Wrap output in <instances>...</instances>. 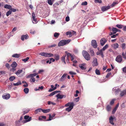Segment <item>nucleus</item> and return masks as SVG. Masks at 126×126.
Instances as JSON below:
<instances>
[{"mask_svg": "<svg viewBox=\"0 0 126 126\" xmlns=\"http://www.w3.org/2000/svg\"><path fill=\"white\" fill-rule=\"evenodd\" d=\"M91 45L94 48H96L97 47L96 41L95 40H93L92 41Z\"/></svg>", "mask_w": 126, "mask_h": 126, "instance_id": "9b49d317", "label": "nucleus"}, {"mask_svg": "<svg viewBox=\"0 0 126 126\" xmlns=\"http://www.w3.org/2000/svg\"><path fill=\"white\" fill-rule=\"evenodd\" d=\"M41 63L43 64H46V60H43L41 61Z\"/></svg>", "mask_w": 126, "mask_h": 126, "instance_id": "bf43d9fd", "label": "nucleus"}, {"mask_svg": "<svg viewBox=\"0 0 126 126\" xmlns=\"http://www.w3.org/2000/svg\"><path fill=\"white\" fill-rule=\"evenodd\" d=\"M29 57H27L23 59L22 61H24L25 63H26L28 60L29 59Z\"/></svg>", "mask_w": 126, "mask_h": 126, "instance_id": "49530a36", "label": "nucleus"}, {"mask_svg": "<svg viewBox=\"0 0 126 126\" xmlns=\"http://www.w3.org/2000/svg\"><path fill=\"white\" fill-rule=\"evenodd\" d=\"M125 94L126 95V92L125 90H124L121 92L120 94V96L122 97Z\"/></svg>", "mask_w": 126, "mask_h": 126, "instance_id": "412c9836", "label": "nucleus"}, {"mask_svg": "<svg viewBox=\"0 0 126 126\" xmlns=\"http://www.w3.org/2000/svg\"><path fill=\"white\" fill-rule=\"evenodd\" d=\"M92 63V65L93 66H96L98 65V63L97 62V59L96 58H94L93 59Z\"/></svg>", "mask_w": 126, "mask_h": 126, "instance_id": "1a4fd4ad", "label": "nucleus"}, {"mask_svg": "<svg viewBox=\"0 0 126 126\" xmlns=\"http://www.w3.org/2000/svg\"><path fill=\"white\" fill-rule=\"evenodd\" d=\"M20 56V54H14L12 56V57L16 58H18Z\"/></svg>", "mask_w": 126, "mask_h": 126, "instance_id": "7c9ffc66", "label": "nucleus"}, {"mask_svg": "<svg viewBox=\"0 0 126 126\" xmlns=\"http://www.w3.org/2000/svg\"><path fill=\"white\" fill-rule=\"evenodd\" d=\"M29 118L30 117L29 116L25 115L24 117V118L26 120H28Z\"/></svg>", "mask_w": 126, "mask_h": 126, "instance_id": "338daca9", "label": "nucleus"}, {"mask_svg": "<svg viewBox=\"0 0 126 126\" xmlns=\"http://www.w3.org/2000/svg\"><path fill=\"white\" fill-rule=\"evenodd\" d=\"M69 73L71 75H76V73L72 71H69Z\"/></svg>", "mask_w": 126, "mask_h": 126, "instance_id": "680f3d73", "label": "nucleus"}, {"mask_svg": "<svg viewBox=\"0 0 126 126\" xmlns=\"http://www.w3.org/2000/svg\"><path fill=\"white\" fill-rule=\"evenodd\" d=\"M96 74L97 75H99L100 74V73L99 70L96 69L95 71Z\"/></svg>", "mask_w": 126, "mask_h": 126, "instance_id": "c9c22d12", "label": "nucleus"}, {"mask_svg": "<svg viewBox=\"0 0 126 126\" xmlns=\"http://www.w3.org/2000/svg\"><path fill=\"white\" fill-rule=\"evenodd\" d=\"M110 8V6L108 5V6H103L101 8V10L103 11H105Z\"/></svg>", "mask_w": 126, "mask_h": 126, "instance_id": "0eeeda50", "label": "nucleus"}, {"mask_svg": "<svg viewBox=\"0 0 126 126\" xmlns=\"http://www.w3.org/2000/svg\"><path fill=\"white\" fill-rule=\"evenodd\" d=\"M37 73H35L33 74H31L29 75L28 76V77H34L36 76L37 75Z\"/></svg>", "mask_w": 126, "mask_h": 126, "instance_id": "a878e982", "label": "nucleus"}, {"mask_svg": "<svg viewBox=\"0 0 126 126\" xmlns=\"http://www.w3.org/2000/svg\"><path fill=\"white\" fill-rule=\"evenodd\" d=\"M89 50L91 53V55L92 56H93L94 55V52L93 49L92 48H90Z\"/></svg>", "mask_w": 126, "mask_h": 126, "instance_id": "58836bf2", "label": "nucleus"}, {"mask_svg": "<svg viewBox=\"0 0 126 126\" xmlns=\"http://www.w3.org/2000/svg\"><path fill=\"white\" fill-rule=\"evenodd\" d=\"M41 111H42V109L41 108H39L36 110L35 112V113L36 114L38 113V112H40Z\"/></svg>", "mask_w": 126, "mask_h": 126, "instance_id": "bb28decb", "label": "nucleus"}, {"mask_svg": "<svg viewBox=\"0 0 126 126\" xmlns=\"http://www.w3.org/2000/svg\"><path fill=\"white\" fill-rule=\"evenodd\" d=\"M109 122L112 125H114V123L113 122V121L114 120H116V118L115 117H113L112 116H111L109 119Z\"/></svg>", "mask_w": 126, "mask_h": 126, "instance_id": "9d476101", "label": "nucleus"}, {"mask_svg": "<svg viewBox=\"0 0 126 126\" xmlns=\"http://www.w3.org/2000/svg\"><path fill=\"white\" fill-rule=\"evenodd\" d=\"M24 91L26 94H27L29 92V89L28 88H26L24 89Z\"/></svg>", "mask_w": 126, "mask_h": 126, "instance_id": "4c0bfd02", "label": "nucleus"}, {"mask_svg": "<svg viewBox=\"0 0 126 126\" xmlns=\"http://www.w3.org/2000/svg\"><path fill=\"white\" fill-rule=\"evenodd\" d=\"M22 70H19L16 73V75H18L20 74L22 72Z\"/></svg>", "mask_w": 126, "mask_h": 126, "instance_id": "c85d7f7f", "label": "nucleus"}, {"mask_svg": "<svg viewBox=\"0 0 126 126\" xmlns=\"http://www.w3.org/2000/svg\"><path fill=\"white\" fill-rule=\"evenodd\" d=\"M87 2L85 1L84 2H82L81 4L82 5H87Z\"/></svg>", "mask_w": 126, "mask_h": 126, "instance_id": "0e129e2a", "label": "nucleus"}, {"mask_svg": "<svg viewBox=\"0 0 126 126\" xmlns=\"http://www.w3.org/2000/svg\"><path fill=\"white\" fill-rule=\"evenodd\" d=\"M59 35V33L57 32H55L54 34V36L55 37L57 38L58 37Z\"/></svg>", "mask_w": 126, "mask_h": 126, "instance_id": "37998d69", "label": "nucleus"}, {"mask_svg": "<svg viewBox=\"0 0 126 126\" xmlns=\"http://www.w3.org/2000/svg\"><path fill=\"white\" fill-rule=\"evenodd\" d=\"M70 41L69 40H61L59 43L58 46L59 47L64 46L68 44Z\"/></svg>", "mask_w": 126, "mask_h": 126, "instance_id": "f03ea898", "label": "nucleus"}, {"mask_svg": "<svg viewBox=\"0 0 126 126\" xmlns=\"http://www.w3.org/2000/svg\"><path fill=\"white\" fill-rule=\"evenodd\" d=\"M67 74H64L62 76L60 79V80L61 81H63L66 78V76Z\"/></svg>", "mask_w": 126, "mask_h": 126, "instance_id": "6ab92c4d", "label": "nucleus"}, {"mask_svg": "<svg viewBox=\"0 0 126 126\" xmlns=\"http://www.w3.org/2000/svg\"><path fill=\"white\" fill-rule=\"evenodd\" d=\"M47 104L48 105L52 104L53 105H55L56 104L54 103H53L50 101H48V102Z\"/></svg>", "mask_w": 126, "mask_h": 126, "instance_id": "09e8293b", "label": "nucleus"}, {"mask_svg": "<svg viewBox=\"0 0 126 126\" xmlns=\"http://www.w3.org/2000/svg\"><path fill=\"white\" fill-rule=\"evenodd\" d=\"M103 51L102 49H100V50L97 52L96 53L97 55H100L103 58L104 56L103 54Z\"/></svg>", "mask_w": 126, "mask_h": 126, "instance_id": "dca6fc26", "label": "nucleus"}, {"mask_svg": "<svg viewBox=\"0 0 126 126\" xmlns=\"http://www.w3.org/2000/svg\"><path fill=\"white\" fill-rule=\"evenodd\" d=\"M4 7L5 9H9L10 10L12 8V6L10 5L6 4L4 5Z\"/></svg>", "mask_w": 126, "mask_h": 126, "instance_id": "5701e85b", "label": "nucleus"}, {"mask_svg": "<svg viewBox=\"0 0 126 126\" xmlns=\"http://www.w3.org/2000/svg\"><path fill=\"white\" fill-rule=\"evenodd\" d=\"M70 20L69 17V16H67L65 18V21L66 22H68Z\"/></svg>", "mask_w": 126, "mask_h": 126, "instance_id": "69168bd1", "label": "nucleus"}, {"mask_svg": "<svg viewBox=\"0 0 126 126\" xmlns=\"http://www.w3.org/2000/svg\"><path fill=\"white\" fill-rule=\"evenodd\" d=\"M122 70L124 73H126V66L122 68Z\"/></svg>", "mask_w": 126, "mask_h": 126, "instance_id": "e2e57ef3", "label": "nucleus"}, {"mask_svg": "<svg viewBox=\"0 0 126 126\" xmlns=\"http://www.w3.org/2000/svg\"><path fill=\"white\" fill-rule=\"evenodd\" d=\"M21 83L20 81H18V82L16 83H14L13 85L15 86H17L21 85Z\"/></svg>", "mask_w": 126, "mask_h": 126, "instance_id": "72a5a7b5", "label": "nucleus"}, {"mask_svg": "<svg viewBox=\"0 0 126 126\" xmlns=\"http://www.w3.org/2000/svg\"><path fill=\"white\" fill-rule=\"evenodd\" d=\"M107 42V40L104 38H102L100 41V43L102 46H103Z\"/></svg>", "mask_w": 126, "mask_h": 126, "instance_id": "4468645a", "label": "nucleus"}, {"mask_svg": "<svg viewBox=\"0 0 126 126\" xmlns=\"http://www.w3.org/2000/svg\"><path fill=\"white\" fill-rule=\"evenodd\" d=\"M32 117H30V118H29V119H28V120H23L22 121V123H26L28 122H29L31 121L32 120Z\"/></svg>", "mask_w": 126, "mask_h": 126, "instance_id": "393cba45", "label": "nucleus"}, {"mask_svg": "<svg viewBox=\"0 0 126 126\" xmlns=\"http://www.w3.org/2000/svg\"><path fill=\"white\" fill-rule=\"evenodd\" d=\"M28 37L29 36L27 34L25 35H23L21 36V39L23 41L24 39H28Z\"/></svg>", "mask_w": 126, "mask_h": 126, "instance_id": "4be33fe9", "label": "nucleus"}, {"mask_svg": "<svg viewBox=\"0 0 126 126\" xmlns=\"http://www.w3.org/2000/svg\"><path fill=\"white\" fill-rule=\"evenodd\" d=\"M47 3L50 5H52L53 4V2L51 1V0H48Z\"/></svg>", "mask_w": 126, "mask_h": 126, "instance_id": "a18cd8bd", "label": "nucleus"}, {"mask_svg": "<svg viewBox=\"0 0 126 126\" xmlns=\"http://www.w3.org/2000/svg\"><path fill=\"white\" fill-rule=\"evenodd\" d=\"M119 45L117 43H115L111 45V46L115 49H116L119 47Z\"/></svg>", "mask_w": 126, "mask_h": 126, "instance_id": "a211bd4d", "label": "nucleus"}, {"mask_svg": "<svg viewBox=\"0 0 126 126\" xmlns=\"http://www.w3.org/2000/svg\"><path fill=\"white\" fill-rule=\"evenodd\" d=\"M17 64L15 62H13L11 64V66L13 67V69L14 70H15V68L17 66Z\"/></svg>", "mask_w": 126, "mask_h": 126, "instance_id": "2eb2a0df", "label": "nucleus"}, {"mask_svg": "<svg viewBox=\"0 0 126 126\" xmlns=\"http://www.w3.org/2000/svg\"><path fill=\"white\" fill-rule=\"evenodd\" d=\"M116 61L118 63H120L122 60V57L121 55H118L117 56L115 59Z\"/></svg>", "mask_w": 126, "mask_h": 126, "instance_id": "423d86ee", "label": "nucleus"}, {"mask_svg": "<svg viewBox=\"0 0 126 126\" xmlns=\"http://www.w3.org/2000/svg\"><path fill=\"white\" fill-rule=\"evenodd\" d=\"M30 33L32 34H34L35 33V31L34 30H31L30 31Z\"/></svg>", "mask_w": 126, "mask_h": 126, "instance_id": "774afa93", "label": "nucleus"}, {"mask_svg": "<svg viewBox=\"0 0 126 126\" xmlns=\"http://www.w3.org/2000/svg\"><path fill=\"white\" fill-rule=\"evenodd\" d=\"M57 88V87H54V88L53 89H52V88L50 89L48 91V92H51L53 90L56 89Z\"/></svg>", "mask_w": 126, "mask_h": 126, "instance_id": "603ef678", "label": "nucleus"}, {"mask_svg": "<svg viewBox=\"0 0 126 126\" xmlns=\"http://www.w3.org/2000/svg\"><path fill=\"white\" fill-rule=\"evenodd\" d=\"M112 31L113 32V33H115L117 32V29L116 28L112 27L111 29Z\"/></svg>", "mask_w": 126, "mask_h": 126, "instance_id": "2f4dec72", "label": "nucleus"}, {"mask_svg": "<svg viewBox=\"0 0 126 126\" xmlns=\"http://www.w3.org/2000/svg\"><path fill=\"white\" fill-rule=\"evenodd\" d=\"M12 13L11 11L10 10H9L6 13V15L7 16H8L9 15H11Z\"/></svg>", "mask_w": 126, "mask_h": 126, "instance_id": "79ce46f5", "label": "nucleus"}, {"mask_svg": "<svg viewBox=\"0 0 126 126\" xmlns=\"http://www.w3.org/2000/svg\"><path fill=\"white\" fill-rule=\"evenodd\" d=\"M116 26L118 28L120 29L122 28L123 26L121 24H117L116 25Z\"/></svg>", "mask_w": 126, "mask_h": 126, "instance_id": "ea45409f", "label": "nucleus"}, {"mask_svg": "<svg viewBox=\"0 0 126 126\" xmlns=\"http://www.w3.org/2000/svg\"><path fill=\"white\" fill-rule=\"evenodd\" d=\"M76 33V32H75L74 31H72L71 32H70V35H69V37H71L73 35L75 34Z\"/></svg>", "mask_w": 126, "mask_h": 126, "instance_id": "473e14b6", "label": "nucleus"}, {"mask_svg": "<svg viewBox=\"0 0 126 126\" xmlns=\"http://www.w3.org/2000/svg\"><path fill=\"white\" fill-rule=\"evenodd\" d=\"M10 97V94H4L3 95L2 97L4 99L7 100Z\"/></svg>", "mask_w": 126, "mask_h": 126, "instance_id": "39448f33", "label": "nucleus"}, {"mask_svg": "<svg viewBox=\"0 0 126 126\" xmlns=\"http://www.w3.org/2000/svg\"><path fill=\"white\" fill-rule=\"evenodd\" d=\"M56 94L55 92V91L51 93L49 95V96H52L54 95L55 94Z\"/></svg>", "mask_w": 126, "mask_h": 126, "instance_id": "052dcab7", "label": "nucleus"}, {"mask_svg": "<svg viewBox=\"0 0 126 126\" xmlns=\"http://www.w3.org/2000/svg\"><path fill=\"white\" fill-rule=\"evenodd\" d=\"M72 55H71L70 53H68L67 54V60H68V58L69 57V56L71 57Z\"/></svg>", "mask_w": 126, "mask_h": 126, "instance_id": "5fc2aeb1", "label": "nucleus"}, {"mask_svg": "<svg viewBox=\"0 0 126 126\" xmlns=\"http://www.w3.org/2000/svg\"><path fill=\"white\" fill-rule=\"evenodd\" d=\"M126 54L125 53H124V52H123L122 53V55L123 58L126 59Z\"/></svg>", "mask_w": 126, "mask_h": 126, "instance_id": "8fccbe9b", "label": "nucleus"}, {"mask_svg": "<svg viewBox=\"0 0 126 126\" xmlns=\"http://www.w3.org/2000/svg\"><path fill=\"white\" fill-rule=\"evenodd\" d=\"M15 79V77L14 76H12L10 77L9 78V80L11 81H12L14 80Z\"/></svg>", "mask_w": 126, "mask_h": 126, "instance_id": "c03bdc74", "label": "nucleus"}, {"mask_svg": "<svg viewBox=\"0 0 126 126\" xmlns=\"http://www.w3.org/2000/svg\"><path fill=\"white\" fill-rule=\"evenodd\" d=\"M74 105V104L73 102H69L65 105V107L69 106L65 110L68 112L70 111L73 109Z\"/></svg>", "mask_w": 126, "mask_h": 126, "instance_id": "f257e3e1", "label": "nucleus"}, {"mask_svg": "<svg viewBox=\"0 0 126 126\" xmlns=\"http://www.w3.org/2000/svg\"><path fill=\"white\" fill-rule=\"evenodd\" d=\"M108 44H106L104 47H103L102 50L103 51H104L106 49L108 48Z\"/></svg>", "mask_w": 126, "mask_h": 126, "instance_id": "e433bc0d", "label": "nucleus"}, {"mask_svg": "<svg viewBox=\"0 0 126 126\" xmlns=\"http://www.w3.org/2000/svg\"><path fill=\"white\" fill-rule=\"evenodd\" d=\"M83 56L88 61L90 59V56L88 53L85 50H83L82 53Z\"/></svg>", "mask_w": 126, "mask_h": 126, "instance_id": "7ed1b4c3", "label": "nucleus"}, {"mask_svg": "<svg viewBox=\"0 0 126 126\" xmlns=\"http://www.w3.org/2000/svg\"><path fill=\"white\" fill-rule=\"evenodd\" d=\"M121 89L119 88L116 89V87H114L112 89V91L114 92L115 95L118 94L119 92L121 91Z\"/></svg>", "mask_w": 126, "mask_h": 126, "instance_id": "f8f14e48", "label": "nucleus"}, {"mask_svg": "<svg viewBox=\"0 0 126 126\" xmlns=\"http://www.w3.org/2000/svg\"><path fill=\"white\" fill-rule=\"evenodd\" d=\"M85 65L86 64L85 63H82L79 64V66L82 70H85L86 68Z\"/></svg>", "mask_w": 126, "mask_h": 126, "instance_id": "ddd939ff", "label": "nucleus"}, {"mask_svg": "<svg viewBox=\"0 0 126 126\" xmlns=\"http://www.w3.org/2000/svg\"><path fill=\"white\" fill-rule=\"evenodd\" d=\"M32 22L34 24L36 23L37 22V20L35 18V14L34 13H32Z\"/></svg>", "mask_w": 126, "mask_h": 126, "instance_id": "6e6552de", "label": "nucleus"}, {"mask_svg": "<svg viewBox=\"0 0 126 126\" xmlns=\"http://www.w3.org/2000/svg\"><path fill=\"white\" fill-rule=\"evenodd\" d=\"M115 100V99H112L110 102V104L111 105H112L113 104L114 102V101Z\"/></svg>", "mask_w": 126, "mask_h": 126, "instance_id": "13d9d810", "label": "nucleus"}, {"mask_svg": "<svg viewBox=\"0 0 126 126\" xmlns=\"http://www.w3.org/2000/svg\"><path fill=\"white\" fill-rule=\"evenodd\" d=\"M48 115L49 116V119L46 120V121H50L52 120L53 118L55 117V114L54 113L53 114L52 116L50 114H49Z\"/></svg>", "mask_w": 126, "mask_h": 126, "instance_id": "aec40b11", "label": "nucleus"}, {"mask_svg": "<svg viewBox=\"0 0 126 126\" xmlns=\"http://www.w3.org/2000/svg\"><path fill=\"white\" fill-rule=\"evenodd\" d=\"M55 57L54 58H55L56 60L58 61L59 59V56L58 54H55L54 56Z\"/></svg>", "mask_w": 126, "mask_h": 126, "instance_id": "cd10ccee", "label": "nucleus"}, {"mask_svg": "<svg viewBox=\"0 0 126 126\" xmlns=\"http://www.w3.org/2000/svg\"><path fill=\"white\" fill-rule=\"evenodd\" d=\"M16 29V27H15L14 28H13V29L12 30V32H10V33H12L13 34L11 35V36H13L14 34V33L13 32L15 31Z\"/></svg>", "mask_w": 126, "mask_h": 126, "instance_id": "a19ab883", "label": "nucleus"}, {"mask_svg": "<svg viewBox=\"0 0 126 126\" xmlns=\"http://www.w3.org/2000/svg\"><path fill=\"white\" fill-rule=\"evenodd\" d=\"M65 56L63 55L61 58V60L62 61L64 62L65 64H66V62L65 61Z\"/></svg>", "mask_w": 126, "mask_h": 126, "instance_id": "f704fd0d", "label": "nucleus"}, {"mask_svg": "<svg viewBox=\"0 0 126 126\" xmlns=\"http://www.w3.org/2000/svg\"><path fill=\"white\" fill-rule=\"evenodd\" d=\"M50 110V109H48L46 110H43L42 112L44 113H46L49 112Z\"/></svg>", "mask_w": 126, "mask_h": 126, "instance_id": "c756f323", "label": "nucleus"}, {"mask_svg": "<svg viewBox=\"0 0 126 126\" xmlns=\"http://www.w3.org/2000/svg\"><path fill=\"white\" fill-rule=\"evenodd\" d=\"M39 55L46 57H52L53 55V54L50 53H47L45 52H41L39 53Z\"/></svg>", "mask_w": 126, "mask_h": 126, "instance_id": "20e7f679", "label": "nucleus"}, {"mask_svg": "<svg viewBox=\"0 0 126 126\" xmlns=\"http://www.w3.org/2000/svg\"><path fill=\"white\" fill-rule=\"evenodd\" d=\"M56 96L58 99H62L63 97H65L66 96L65 95H61L60 94H58Z\"/></svg>", "mask_w": 126, "mask_h": 126, "instance_id": "f3484780", "label": "nucleus"}, {"mask_svg": "<svg viewBox=\"0 0 126 126\" xmlns=\"http://www.w3.org/2000/svg\"><path fill=\"white\" fill-rule=\"evenodd\" d=\"M94 2L96 3H101L102 2L101 0H94Z\"/></svg>", "mask_w": 126, "mask_h": 126, "instance_id": "864d4df0", "label": "nucleus"}, {"mask_svg": "<svg viewBox=\"0 0 126 126\" xmlns=\"http://www.w3.org/2000/svg\"><path fill=\"white\" fill-rule=\"evenodd\" d=\"M35 81V79L33 77H32L30 79V81L31 82H34Z\"/></svg>", "mask_w": 126, "mask_h": 126, "instance_id": "6e6d98bb", "label": "nucleus"}, {"mask_svg": "<svg viewBox=\"0 0 126 126\" xmlns=\"http://www.w3.org/2000/svg\"><path fill=\"white\" fill-rule=\"evenodd\" d=\"M111 109V107L110 105H108L107 107V110L108 111H109Z\"/></svg>", "mask_w": 126, "mask_h": 126, "instance_id": "de8ad7c7", "label": "nucleus"}, {"mask_svg": "<svg viewBox=\"0 0 126 126\" xmlns=\"http://www.w3.org/2000/svg\"><path fill=\"white\" fill-rule=\"evenodd\" d=\"M56 46V44H54L52 45H49L48 46V47L49 48H51L53 47H55Z\"/></svg>", "mask_w": 126, "mask_h": 126, "instance_id": "4d7b16f0", "label": "nucleus"}, {"mask_svg": "<svg viewBox=\"0 0 126 126\" xmlns=\"http://www.w3.org/2000/svg\"><path fill=\"white\" fill-rule=\"evenodd\" d=\"M121 47L123 50H125L126 48V44L125 43H123L121 44Z\"/></svg>", "mask_w": 126, "mask_h": 126, "instance_id": "b1692460", "label": "nucleus"}, {"mask_svg": "<svg viewBox=\"0 0 126 126\" xmlns=\"http://www.w3.org/2000/svg\"><path fill=\"white\" fill-rule=\"evenodd\" d=\"M117 4V3L116 2H113L111 5L110 6V8L111 7H112L115 6L116 4Z\"/></svg>", "mask_w": 126, "mask_h": 126, "instance_id": "3c124183", "label": "nucleus"}]
</instances>
